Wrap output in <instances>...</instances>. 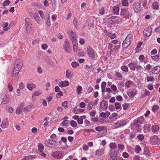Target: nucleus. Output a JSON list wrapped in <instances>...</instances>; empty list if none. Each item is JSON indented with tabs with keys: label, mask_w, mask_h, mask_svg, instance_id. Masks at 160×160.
<instances>
[{
	"label": "nucleus",
	"mask_w": 160,
	"mask_h": 160,
	"mask_svg": "<svg viewBox=\"0 0 160 160\" xmlns=\"http://www.w3.org/2000/svg\"><path fill=\"white\" fill-rule=\"evenodd\" d=\"M23 66V62L20 59L15 60L14 63V68L11 72V75L13 77H16L22 68Z\"/></svg>",
	"instance_id": "nucleus-1"
},
{
	"label": "nucleus",
	"mask_w": 160,
	"mask_h": 160,
	"mask_svg": "<svg viewBox=\"0 0 160 160\" xmlns=\"http://www.w3.org/2000/svg\"><path fill=\"white\" fill-rule=\"evenodd\" d=\"M121 20V18L116 16H112L108 19V22L113 24L119 22Z\"/></svg>",
	"instance_id": "nucleus-2"
},
{
	"label": "nucleus",
	"mask_w": 160,
	"mask_h": 160,
	"mask_svg": "<svg viewBox=\"0 0 160 160\" xmlns=\"http://www.w3.org/2000/svg\"><path fill=\"white\" fill-rule=\"evenodd\" d=\"M46 146L51 148H55L58 146V143L56 141L50 139L46 140L45 142Z\"/></svg>",
	"instance_id": "nucleus-3"
},
{
	"label": "nucleus",
	"mask_w": 160,
	"mask_h": 160,
	"mask_svg": "<svg viewBox=\"0 0 160 160\" xmlns=\"http://www.w3.org/2000/svg\"><path fill=\"white\" fill-rule=\"evenodd\" d=\"M63 49L67 53H70L72 49L68 39H66L63 45Z\"/></svg>",
	"instance_id": "nucleus-4"
},
{
	"label": "nucleus",
	"mask_w": 160,
	"mask_h": 160,
	"mask_svg": "<svg viewBox=\"0 0 160 160\" xmlns=\"http://www.w3.org/2000/svg\"><path fill=\"white\" fill-rule=\"evenodd\" d=\"M87 54L89 57L91 59H94L95 57L94 52L93 49L90 46L87 47Z\"/></svg>",
	"instance_id": "nucleus-5"
},
{
	"label": "nucleus",
	"mask_w": 160,
	"mask_h": 160,
	"mask_svg": "<svg viewBox=\"0 0 160 160\" xmlns=\"http://www.w3.org/2000/svg\"><path fill=\"white\" fill-rule=\"evenodd\" d=\"M25 24L26 30L27 32L32 28V24L31 23V20L28 18H26L25 19Z\"/></svg>",
	"instance_id": "nucleus-6"
},
{
	"label": "nucleus",
	"mask_w": 160,
	"mask_h": 160,
	"mask_svg": "<svg viewBox=\"0 0 160 160\" xmlns=\"http://www.w3.org/2000/svg\"><path fill=\"white\" fill-rule=\"evenodd\" d=\"M152 32V28L151 27L148 26L146 27L143 31V34L147 37H149Z\"/></svg>",
	"instance_id": "nucleus-7"
},
{
	"label": "nucleus",
	"mask_w": 160,
	"mask_h": 160,
	"mask_svg": "<svg viewBox=\"0 0 160 160\" xmlns=\"http://www.w3.org/2000/svg\"><path fill=\"white\" fill-rule=\"evenodd\" d=\"M110 158L112 160H117L118 157V153L115 150H111L109 153Z\"/></svg>",
	"instance_id": "nucleus-8"
},
{
	"label": "nucleus",
	"mask_w": 160,
	"mask_h": 160,
	"mask_svg": "<svg viewBox=\"0 0 160 160\" xmlns=\"http://www.w3.org/2000/svg\"><path fill=\"white\" fill-rule=\"evenodd\" d=\"M141 3L140 1L135 3L133 6V9L136 12H138L141 11Z\"/></svg>",
	"instance_id": "nucleus-9"
},
{
	"label": "nucleus",
	"mask_w": 160,
	"mask_h": 160,
	"mask_svg": "<svg viewBox=\"0 0 160 160\" xmlns=\"http://www.w3.org/2000/svg\"><path fill=\"white\" fill-rule=\"evenodd\" d=\"M138 91L136 89L133 88L129 90V91L127 93V94L130 98H133L137 93Z\"/></svg>",
	"instance_id": "nucleus-10"
},
{
	"label": "nucleus",
	"mask_w": 160,
	"mask_h": 160,
	"mask_svg": "<svg viewBox=\"0 0 160 160\" xmlns=\"http://www.w3.org/2000/svg\"><path fill=\"white\" fill-rule=\"evenodd\" d=\"M2 100V103L4 104L8 103L9 102V99L7 95L4 94H2L1 96Z\"/></svg>",
	"instance_id": "nucleus-11"
},
{
	"label": "nucleus",
	"mask_w": 160,
	"mask_h": 160,
	"mask_svg": "<svg viewBox=\"0 0 160 160\" xmlns=\"http://www.w3.org/2000/svg\"><path fill=\"white\" fill-rule=\"evenodd\" d=\"M151 142L153 144H158L159 143V139L158 136H152L151 137Z\"/></svg>",
	"instance_id": "nucleus-12"
},
{
	"label": "nucleus",
	"mask_w": 160,
	"mask_h": 160,
	"mask_svg": "<svg viewBox=\"0 0 160 160\" xmlns=\"http://www.w3.org/2000/svg\"><path fill=\"white\" fill-rule=\"evenodd\" d=\"M144 121V118L142 116H141L138 118L137 119L135 120L134 121L133 125H137V124H142Z\"/></svg>",
	"instance_id": "nucleus-13"
},
{
	"label": "nucleus",
	"mask_w": 160,
	"mask_h": 160,
	"mask_svg": "<svg viewBox=\"0 0 160 160\" xmlns=\"http://www.w3.org/2000/svg\"><path fill=\"white\" fill-rule=\"evenodd\" d=\"M9 126V122L8 119L6 118L4 119L1 125V127L2 129H5L7 128Z\"/></svg>",
	"instance_id": "nucleus-14"
},
{
	"label": "nucleus",
	"mask_w": 160,
	"mask_h": 160,
	"mask_svg": "<svg viewBox=\"0 0 160 160\" xmlns=\"http://www.w3.org/2000/svg\"><path fill=\"white\" fill-rule=\"evenodd\" d=\"M52 156L56 158H61L62 157V153L61 151H56L53 153Z\"/></svg>",
	"instance_id": "nucleus-15"
},
{
	"label": "nucleus",
	"mask_w": 160,
	"mask_h": 160,
	"mask_svg": "<svg viewBox=\"0 0 160 160\" xmlns=\"http://www.w3.org/2000/svg\"><path fill=\"white\" fill-rule=\"evenodd\" d=\"M137 63L134 61H132L128 64L130 69L132 71H135L137 65Z\"/></svg>",
	"instance_id": "nucleus-16"
},
{
	"label": "nucleus",
	"mask_w": 160,
	"mask_h": 160,
	"mask_svg": "<svg viewBox=\"0 0 160 160\" xmlns=\"http://www.w3.org/2000/svg\"><path fill=\"white\" fill-rule=\"evenodd\" d=\"M69 85V82L68 81H61L58 83V85L60 87H66Z\"/></svg>",
	"instance_id": "nucleus-17"
},
{
	"label": "nucleus",
	"mask_w": 160,
	"mask_h": 160,
	"mask_svg": "<svg viewBox=\"0 0 160 160\" xmlns=\"http://www.w3.org/2000/svg\"><path fill=\"white\" fill-rule=\"evenodd\" d=\"M105 149L104 148H102L101 149L97 150L95 152V154L96 156H100L102 155L104 153Z\"/></svg>",
	"instance_id": "nucleus-18"
},
{
	"label": "nucleus",
	"mask_w": 160,
	"mask_h": 160,
	"mask_svg": "<svg viewBox=\"0 0 160 160\" xmlns=\"http://www.w3.org/2000/svg\"><path fill=\"white\" fill-rule=\"evenodd\" d=\"M39 13L41 16V18L42 19H44L45 18H49V14L48 13H46L45 14L43 13V12L42 11H39Z\"/></svg>",
	"instance_id": "nucleus-19"
},
{
	"label": "nucleus",
	"mask_w": 160,
	"mask_h": 160,
	"mask_svg": "<svg viewBox=\"0 0 160 160\" xmlns=\"http://www.w3.org/2000/svg\"><path fill=\"white\" fill-rule=\"evenodd\" d=\"M160 72V67L157 66L154 67L152 70L153 74H158Z\"/></svg>",
	"instance_id": "nucleus-20"
},
{
	"label": "nucleus",
	"mask_w": 160,
	"mask_h": 160,
	"mask_svg": "<svg viewBox=\"0 0 160 160\" xmlns=\"http://www.w3.org/2000/svg\"><path fill=\"white\" fill-rule=\"evenodd\" d=\"M151 125L150 124H146L143 127L144 132L147 133L151 129Z\"/></svg>",
	"instance_id": "nucleus-21"
},
{
	"label": "nucleus",
	"mask_w": 160,
	"mask_h": 160,
	"mask_svg": "<svg viewBox=\"0 0 160 160\" xmlns=\"http://www.w3.org/2000/svg\"><path fill=\"white\" fill-rule=\"evenodd\" d=\"M110 112L108 111H106L105 112H102L100 114V116L104 118H107L110 115Z\"/></svg>",
	"instance_id": "nucleus-22"
},
{
	"label": "nucleus",
	"mask_w": 160,
	"mask_h": 160,
	"mask_svg": "<svg viewBox=\"0 0 160 160\" xmlns=\"http://www.w3.org/2000/svg\"><path fill=\"white\" fill-rule=\"evenodd\" d=\"M144 154L146 156L147 158H148L150 155L149 149L147 147H145L144 148Z\"/></svg>",
	"instance_id": "nucleus-23"
},
{
	"label": "nucleus",
	"mask_w": 160,
	"mask_h": 160,
	"mask_svg": "<svg viewBox=\"0 0 160 160\" xmlns=\"http://www.w3.org/2000/svg\"><path fill=\"white\" fill-rule=\"evenodd\" d=\"M106 32V35L109 37L111 39H112L116 37V35L115 33H112L108 32L107 30L105 31Z\"/></svg>",
	"instance_id": "nucleus-24"
},
{
	"label": "nucleus",
	"mask_w": 160,
	"mask_h": 160,
	"mask_svg": "<svg viewBox=\"0 0 160 160\" xmlns=\"http://www.w3.org/2000/svg\"><path fill=\"white\" fill-rule=\"evenodd\" d=\"M67 33L69 35V36L70 37H72L76 36V33L73 32L71 29H68L67 30Z\"/></svg>",
	"instance_id": "nucleus-25"
},
{
	"label": "nucleus",
	"mask_w": 160,
	"mask_h": 160,
	"mask_svg": "<svg viewBox=\"0 0 160 160\" xmlns=\"http://www.w3.org/2000/svg\"><path fill=\"white\" fill-rule=\"evenodd\" d=\"M8 26V22H3L1 26L2 27L4 28L3 29V30L4 31H8V29H9L10 28L9 27H7Z\"/></svg>",
	"instance_id": "nucleus-26"
},
{
	"label": "nucleus",
	"mask_w": 160,
	"mask_h": 160,
	"mask_svg": "<svg viewBox=\"0 0 160 160\" xmlns=\"http://www.w3.org/2000/svg\"><path fill=\"white\" fill-rule=\"evenodd\" d=\"M113 12L114 13L117 15L119 14V8L118 6H115L113 8Z\"/></svg>",
	"instance_id": "nucleus-27"
},
{
	"label": "nucleus",
	"mask_w": 160,
	"mask_h": 160,
	"mask_svg": "<svg viewBox=\"0 0 160 160\" xmlns=\"http://www.w3.org/2000/svg\"><path fill=\"white\" fill-rule=\"evenodd\" d=\"M127 41L124 40L122 44V48L123 49H125L127 48L129 45L130 44V43H128Z\"/></svg>",
	"instance_id": "nucleus-28"
},
{
	"label": "nucleus",
	"mask_w": 160,
	"mask_h": 160,
	"mask_svg": "<svg viewBox=\"0 0 160 160\" xmlns=\"http://www.w3.org/2000/svg\"><path fill=\"white\" fill-rule=\"evenodd\" d=\"M95 130L98 131H100L102 130L106 131L107 130V128L105 127H102L101 126L97 127L95 128Z\"/></svg>",
	"instance_id": "nucleus-29"
},
{
	"label": "nucleus",
	"mask_w": 160,
	"mask_h": 160,
	"mask_svg": "<svg viewBox=\"0 0 160 160\" xmlns=\"http://www.w3.org/2000/svg\"><path fill=\"white\" fill-rule=\"evenodd\" d=\"M35 158V155H29L26 156L24 157L22 160H31Z\"/></svg>",
	"instance_id": "nucleus-30"
},
{
	"label": "nucleus",
	"mask_w": 160,
	"mask_h": 160,
	"mask_svg": "<svg viewBox=\"0 0 160 160\" xmlns=\"http://www.w3.org/2000/svg\"><path fill=\"white\" fill-rule=\"evenodd\" d=\"M35 85L32 83L28 84L27 85L28 88L31 91L32 90L33 88H35Z\"/></svg>",
	"instance_id": "nucleus-31"
},
{
	"label": "nucleus",
	"mask_w": 160,
	"mask_h": 160,
	"mask_svg": "<svg viewBox=\"0 0 160 160\" xmlns=\"http://www.w3.org/2000/svg\"><path fill=\"white\" fill-rule=\"evenodd\" d=\"M121 4L124 6L128 7L129 6L128 0H122Z\"/></svg>",
	"instance_id": "nucleus-32"
},
{
	"label": "nucleus",
	"mask_w": 160,
	"mask_h": 160,
	"mask_svg": "<svg viewBox=\"0 0 160 160\" xmlns=\"http://www.w3.org/2000/svg\"><path fill=\"white\" fill-rule=\"evenodd\" d=\"M132 39V35L130 34H128L126 37V38L124 40L126 41H127L128 43L131 44V42Z\"/></svg>",
	"instance_id": "nucleus-33"
},
{
	"label": "nucleus",
	"mask_w": 160,
	"mask_h": 160,
	"mask_svg": "<svg viewBox=\"0 0 160 160\" xmlns=\"http://www.w3.org/2000/svg\"><path fill=\"white\" fill-rule=\"evenodd\" d=\"M42 92L40 91H36L33 94L32 96V98H34L35 96H38L42 94Z\"/></svg>",
	"instance_id": "nucleus-34"
},
{
	"label": "nucleus",
	"mask_w": 160,
	"mask_h": 160,
	"mask_svg": "<svg viewBox=\"0 0 160 160\" xmlns=\"http://www.w3.org/2000/svg\"><path fill=\"white\" fill-rule=\"evenodd\" d=\"M133 126L135 127L138 132H141L142 129V127L141 124H138L137 125H133Z\"/></svg>",
	"instance_id": "nucleus-35"
},
{
	"label": "nucleus",
	"mask_w": 160,
	"mask_h": 160,
	"mask_svg": "<svg viewBox=\"0 0 160 160\" xmlns=\"http://www.w3.org/2000/svg\"><path fill=\"white\" fill-rule=\"evenodd\" d=\"M159 128L158 125L152 126V131L153 132H156L159 130Z\"/></svg>",
	"instance_id": "nucleus-36"
},
{
	"label": "nucleus",
	"mask_w": 160,
	"mask_h": 160,
	"mask_svg": "<svg viewBox=\"0 0 160 160\" xmlns=\"http://www.w3.org/2000/svg\"><path fill=\"white\" fill-rule=\"evenodd\" d=\"M133 83V82L130 80H129L127 82H126L125 83V86L126 88H129L130 85L132 84V83Z\"/></svg>",
	"instance_id": "nucleus-37"
},
{
	"label": "nucleus",
	"mask_w": 160,
	"mask_h": 160,
	"mask_svg": "<svg viewBox=\"0 0 160 160\" xmlns=\"http://www.w3.org/2000/svg\"><path fill=\"white\" fill-rule=\"evenodd\" d=\"M159 7L158 3L157 2H154L152 3V8L154 9H157Z\"/></svg>",
	"instance_id": "nucleus-38"
},
{
	"label": "nucleus",
	"mask_w": 160,
	"mask_h": 160,
	"mask_svg": "<svg viewBox=\"0 0 160 160\" xmlns=\"http://www.w3.org/2000/svg\"><path fill=\"white\" fill-rule=\"evenodd\" d=\"M82 89V87L81 86H78L77 87L76 89L77 94H80L81 93V91Z\"/></svg>",
	"instance_id": "nucleus-39"
},
{
	"label": "nucleus",
	"mask_w": 160,
	"mask_h": 160,
	"mask_svg": "<svg viewBox=\"0 0 160 160\" xmlns=\"http://www.w3.org/2000/svg\"><path fill=\"white\" fill-rule=\"evenodd\" d=\"M38 151L40 152H42L44 149V146L41 143H39L38 145Z\"/></svg>",
	"instance_id": "nucleus-40"
},
{
	"label": "nucleus",
	"mask_w": 160,
	"mask_h": 160,
	"mask_svg": "<svg viewBox=\"0 0 160 160\" xmlns=\"http://www.w3.org/2000/svg\"><path fill=\"white\" fill-rule=\"evenodd\" d=\"M69 123V121L68 120H64L61 123V125L62 126L67 127L68 126Z\"/></svg>",
	"instance_id": "nucleus-41"
},
{
	"label": "nucleus",
	"mask_w": 160,
	"mask_h": 160,
	"mask_svg": "<svg viewBox=\"0 0 160 160\" xmlns=\"http://www.w3.org/2000/svg\"><path fill=\"white\" fill-rule=\"evenodd\" d=\"M115 108L117 110L122 109V107L119 102H117L115 103Z\"/></svg>",
	"instance_id": "nucleus-42"
},
{
	"label": "nucleus",
	"mask_w": 160,
	"mask_h": 160,
	"mask_svg": "<svg viewBox=\"0 0 160 160\" xmlns=\"http://www.w3.org/2000/svg\"><path fill=\"white\" fill-rule=\"evenodd\" d=\"M109 147L112 149H113L117 148L116 144L115 142H112L110 144Z\"/></svg>",
	"instance_id": "nucleus-43"
},
{
	"label": "nucleus",
	"mask_w": 160,
	"mask_h": 160,
	"mask_svg": "<svg viewBox=\"0 0 160 160\" xmlns=\"http://www.w3.org/2000/svg\"><path fill=\"white\" fill-rule=\"evenodd\" d=\"M68 102L66 101L62 103V107H64L65 108H67L68 107Z\"/></svg>",
	"instance_id": "nucleus-44"
},
{
	"label": "nucleus",
	"mask_w": 160,
	"mask_h": 160,
	"mask_svg": "<svg viewBox=\"0 0 160 160\" xmlns=\"http://www.w3.org/2000/svg\"><path fill=\"white\" fill-rule=\"evenodd\" d=\"M70 125L72 127L74 128L77 126V124L76 121L71 120L70 122Z\"/></svg>",
	"instance_id": "nucleus-45"
},
{
	"label": "nucleus",
	"mask_w": 160,
	"mask_h": 160,
	"mask_svg": "<svg viewBox=\"0 0 160 160\" xmlns=\"http://www.w3.org/2000/svg\"><path fill=\"white\" fill-rule=\"evenodd\" d=\"M120 127L118 122L114 123L112 126V128L113 129L117 128Z\"/></svg>",
	"instance_id": "nucleus-46"
},
{
	"label": "nucleus",
	"mask_w": 160,
	"mask_h": 160,
	"mask_svg": "<svg viewBox=\"0 0 160 160\" xmlns=\"http://www.w3.org/2000/svg\"><path fill=\"white\" fill-rule=\"evenodd\" d=\"M159 56L158 54L156 55L151 56L152 59L154 61H158L159 59Z\"/></svg>",
	"instance_id": "nucleus-47"
},
{
	"label": "nucleus",
	"mask_w": 160,
	"mask_h": 160,
	"mask_svg": "<svg viewBox=\"0 0 160 160\" xmlns=\"http://www.w3.org/2000/svg\"><path fill=\"white\" fill-rule=\"evenodd\" d=\"M147 81L148 82L154 81L155 79L152 76H148L147 78Z\"/></svg>",
	"instance_id": "nucleus-48"
},
{
	"label": "nucleus",
	"mask_w": 160,
	"mask_h": 160,
	"mask_svg": "<svg viewBox=\"0 0 160 160\" xmlns=\"http://www.w3.org/2000/svg\"><path fill=\"white\" fill-rule=\"evenodd\" d=\"M127 12V10L126 9H122L121 10V16H124L126 14Z\"/></svg>",
	"instance_id": "nucleus-49"
},
{
	"label": "nucleus",
	"mask_w": 160,
	"mask_h": 160,
	"mask_svg": "<svg viewBox=\"0 0 160 160\" xmlns=\"http://www.w3.org/2000/svg\"><path fill=\"white\" fill-rule=\"evenodd\" d=\"M8 89L9 91L11 92L13 91V87L12 85L10 83H8Z\"/></svg>",
	"instance_id": "nucleus-50"
},
{
	"label": "nucleus",
	"mask_w": 160,
	"mask_h": 160,
	"mask_svg": "<svg viewBox=\"0 0 160 160\" xmlns=\"http://www.w3.org/2000/svg\"><path fill=\"white\" fill-rule=\"evenodd\" d=\"M121 69L123 72H127L128 71V68L126 66H123L121 67Z\"/></svg>",
	"instance_id": "nucleus-51"
},
{
	"label": "nucleus",
	"mask_w": 160,
	"mask_h": 160,
	"mask_svg": "<svg viewBox=\"0 0 160 160\" xmlns=\"http://www.w3.org/2000/svg\"><path fill=\"white\" fill-rule=\"evenodd\" d=\"M135 152L137 153H139L141 150V148L138 145H137L135 149Z\"/></svg>",
	"instance_id": "nucleus-52"
},
{
	"label": "nucleus",
	"mask_w": 160,
	"mask_h": 160,
	"mask_svg": "<svg viewBox=\"0 0 160 160\" xmlns=\"http://www.w3.org/2000/svg\"><path fill=\"white\" fill-rule=\"evenodd\" d=\"M25 88V85L22 82H20L19 85V89L22 90Z\"/></svg>",
	"instance_id": "nucleus-53"
},
{
	"label": "nucleus",
	"mask_w": 160,
	"mask_h": 160,
	"mask_svg": "<svg viewBox=\"0 0 160 160\" xmlns=\"http://www.w3.org/2000/svg\"><path fill=\"white\" fill-rule=\"evenodd\" d=\"M16 112L17 114H19L22 113V109L20 108L19 107L16 110Z\"/></svg>",
	"instance_id": "nucleus-54"
},
{
	"label": "nucleus",
	"mask_w": 160,
	"mask_h": 160,
	"mask_svg": "<svg viewBox=\"0 0 160 160\" xmlns=\"http://www.w3.org/2000/svg\"><path fill=\"white\" fill-rule=\"evenodd\" d=\"M93 103H92V102L89 103L87 105V109L89 110L91 109L93 107Z\"/></svg>",
	"instance_id": "nucleus-55"
},
{
	"label": "nucleus",
	"mask_w": 160,
	"mask_h": 160,
	"mask_svg": "<svg viewBox=\"0 0 160 160\" xmlns=\"http://www.w3.org/2000/svg\"><path fill=\"white\" fill-rule=\"evenodd\" d=\"M10 1L9 0H6L4 1L3 2V6H8L9 5L10 3Z\"/></svg>",
	"instance_id": "nucleus-56"
},
{
	"label": "nucleus",
	"mask_w": 160,
	"mask_h": 160,
	"mask_svg": "<svg viewBox=\"0 0 160 160\" xmlns=\"http://www.w3.org/2000/svg\"><path fill=\"white\" fill-rule=\"evenodd\" d=\"M73 23L74 26L76 28L78 27V21L76 18H74L73 21Z\"/></svg>",
	"instance_id": "nucleus-57"
},
{
	"label": "nucleus",
	"mask_w": 160,
	"mask_h": 160,
	"mask_svg": "<svg viewBox=\"0 0 160 160\" xmlns=\"http://www.w3.org/2000/svg\"><path fill=\"white\" fill-rule=\"evenodd\" d=\"M34 18L38 23H40V19L38 14Z\"/></svg>",
	"instance_id": "nucleus-58"
},
{
	"label": "nucleus",
	"mask_w": 160,
	"mask_h": 160,
	"mask_svg": "<svg viewBox=\"0 0 160 160\" xmlns=\"http://www.w3.org/2000/svg\"><path fill=\"white\" fill-rule=\"evenodd\" d=\"M71 65L73 68H75L79 65V63L77 62H73L71 63Z\"/></svg>",
	"instance_id": "nucleus-59"
},
{
	"label": "nucleus",
	"mask_w": 160,
	"mask_h": 160,
	"mask_svg": "<svg viewBox=\"0 0 160 160\" xmlns=\"http://www.w3.org/2000/svg\"><path fill=\"white\" fill-rule=\"evenodd\" d=\"M66 74L67 77L68 78L72 77L71 72L68 70L66 71Z\"/></svg>",
	"instance_id": "nucleus-60"
},
{
	"label": "nucleus",
	"mask_w": 160,
	"mask_h": 160,
	"mask_svg": "<svg viewBox=\"0 0 160 160\" xmlns=\"http://www.w3.org/2000/svg\"><path fill=\"white\" fill-rule=\"evenodd\" d=\"M139 59L141 62H143L145 60V57L143 55H141L139 57Z\"/></svg>",
	"instance_id": "nucleus-61"
},
{
	"label": "nucleus",
	"mask_w": 160,
	"mask_h": 160,
	"mask_svg": "<svg viewBox=\"0 0 160 160\" xmlns=\"http://www.w3.org/2000/svg\"><path fill=\"white\" fill-rule=\"evenodd\" d=\"M105 9L104 8L102 7L99 10V13L101 15H103L105 13Z\"/></svg>",
	"instance_id": "nucleus-62"
},
{
	"label": "nucleus",
	"mask_w": 160,
	"mask_h": 160,
	"mask_svg": "<svg viewBox=\"0 0 160 160\" xmlns=\"http://www.w3.org/2000/svg\"><path fill=\"white\" fill-rule=\"evenodd\" d=\"M159 108V107L155 105H154L152 108V110L153 112H155L157 111Z\"/></svg>",
	"instance_id": "nucleus-63"
},
{
	"label": "nucleus",
	"mask_w": 160,
	"mask_h": 160,
	"mask_svg": "<svg viewBox=\"0 0 160 160\" xmlns=\"http://www.w3.org/2000/svg\"><path fill=\"white\" fill-rule=\"evenodd\" d=\"M63 94L62 92L61 91H60L57 94L56 97L57 98H59L61 96H63Z\"/></svg>",
	"instance_id": "nucleus-64"
}]
</instances>
